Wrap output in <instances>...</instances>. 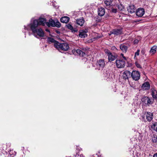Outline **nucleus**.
Returning <instances> with one entry per match:
<instances>
[{
    "label": "nucleus",
    "instance_id": "1",
    "mask_svg": "<svg viewBox=\"0 0 157 157\" xmlns=\"http://www.w3.org/2000/svg\"><path fill=\"white\" fill-rule=\"evenodd\" d=\"M46 19L40 17L37 19H32L30 24L27 26H24V29L27 31L31 30L33 34L35 37L39 38L43 37L44 36V33L43 30L40 27L39 25L44 26L46 25Z\"/></svg>",
    "mask_w": 157,
    "mask_h": 157
},
{
    "label": "nucleus",
    "instance_id": "2",
    "mask_svg": "<svg viewBox=\"0 0 157 157\" xmlns=\"http://www.w3.org/2000/svg\"><path fill=\"white\" fill-rule=\"evenodd\" d=\"M116 66L118 68H121L124 67L125 62L124 60L122 59H117L115 62Z\"/></svg>",
    "mask_w": 157,
    "mask_h": 157
},
{
    "label": "nucleus",
    "instance_id": "3",
    "mask_svg": "<svg viewBox=\"0 0 157 157\" xmlns=\"http://www.w3.org/2000/svg\"><path fill=\"white\" fill-rule=\"evenodd\" d=\"M131 77L133 80L138 81L140 78V73L138 71H133L131 73Z\"/></svg>",
    "mask_w": 157,
    "mask_h": 157
},
{
    "label": "nucleus",
    "instance_id": "4",
    "mask_svg": "<svg viewBox=\"0 0 157 157\" xmlns=\"http://www.w3.org/2000/svg\"><path fill=\"white\" fill-rule=\"evenodd\" d=\"M105 62L103 59H100L98 61L96 66L98 70L102 69L105 66Z\"/></svg>",
    "mask_w": 157,
    "mask_h": 157
},
{
    "label": "nucleus",
    "instance_id": "5",
    "mask_svg": "<svg viewBox=\"0 0 157 157\" xmlns=\"http://www.w3.org/2000/svg\"><path fill=\"white\" fill-rule=\"evenodd\" d=\"M47 41L49 43H54V46L55 48L58 50H59V43L54 40L53 38L51 37H48L47 38Z\"/></svg>",
    "mask_w": 157,
    "mask_h": 157
},
{
    "label": "nucleus",
    "instance_id": "6",
    "mask_svg": "<svg viewBox=\"0 0 157 157\" xmlns=\"http://www.w3.org/2000/svg\"><path fill=\"white\" fill-rule=\"evenodd\" d=\"M105 53L107 54L108 56V59L109 62L114 61L116 59L115 56L113 55L110 51L107 50L106 49L105 51Z\"/></svg>",
    "mask_w": 157,
    "mask_h": 157
},
{
    "label": "nucleus",
    "instance_id": "7",
    "mask_svg": "<svg viewBox=\"0 0 157 157\" xmlns=\"http://www.w3.org/2000/svg\"><path fill=\"white\" fill-rule=\"evenodd\" d=\"M142 102L148 106H149L153 103V100L150 99L148 97H145L142 99Z\"/></svg>",
    "mask_w": 157,
    "mask_h": 157
},
{
    "label": "nucleus",
    "instance_id": "8",
    "mask_svg": "<svg viewBox=\"0 0 157 157\" xmlns=\"http://www.w3.org/2000/svg\"><path fill=\"white\" fill-rule=\"evenodd\" d=\"M136 15L138 17H142L144 14L145 11L143 8H140L136 11Z\"/></svg>",
    "mask_w": 157,
    "mask_h": 157
},
{
    "label": "nucleus",
    "instance_id": "9",
    "mask_svg": "<svg viewBox=\"0 0 157 157\" xmlns=\"http://www.w3.org/2000/svg\"><path fill=\"white\" fill-rule=\"evenodd\" d=\"M69 48V46L67 43H64L59 44V48L63 51H66Z\"/></svg>",
    "mask_w": 157,
    "mask_h": 157
},
{
    "label": "nucleus",
    "instance_id": "10",
    "mask_svg": "<svg viewBox=\"0 0 157 157\" xmlns=\"http://www.w3.org/2000/svg\"><path fill=\"white\" fill-rule=\"evenodd\" d=\"M46 25L48 26V27L52 26V27H55L56 26L58 27L59 26H57V24L56 23V22L53 20L52 19H50L48 22H47L46 23Z\"/></svg>",
    "mask_w": 157,
    "mask_h": 157
},
{
    "label": "nucleus",
    "instance_id": "11",
    "mask_svg": "<svg viewBox=\"0 0 157 157\" xmlns=\"http://www.w3.org/2000/svg\"><path fill=\"white\" fill-rule=\"evenodd\" d=\"M131 73L128 71H126L123 73V77L125 80L128 79V78L131 76Z\"/></svg>",
    "mask_w": 157,
    "mask_h": 157
},
{
    "label": "nucleus",
    "instance_id": "12",
    "mask_svg": "<svg viewBox=\"0 0 157 157\" xmlns=\"http://www.w3.org/2000/svg\"><path fill=\"white\" fill-rule=\"evenodd\" d=\"M123 31L122 29H116L113 30L112 33H113L114 35L117 36L122 34Z\"/></svg>",
    "mask_w": 157,
    "mask_h": 157
},
{
    "label": "nucleus",
    "instance_id": "13",
    "mask_svg": "<svg viewBox=\"0 0 157 157\" xmlns=\"http://www.w3.org/2000/svg\"><path fill=\"white\" fill-rule=\"evenodd\" d=\"M146 117L147 120L149 121H150L152 119L153 115L152 113L148 112L146 114Z\"/></svg>",
    "mask_w": 157,
    "mask_h": 157
},
{
    "label": "nucleus",
    "instance_id": "14",
    "mask_svg": "<svg viewBox=\"0 0 157 157\" xmlns=\"http://www.w3.org/2000/svg\"><path fill=\"white\" fill-rule=\"evenodd\" d=\"M142 89L144 90H148L150 89V85L147 82L144 83L141 86Z\"/></svg>",
    "mask_w": 157,
    "mask_h": 157
},
{
    "label": "nucleus",
    "instance_id": "15",
    "mask_svg": "<svg viewBox=\"0 0 157 157\" xmlns=\"http://www.w3.org/2000/svg\"><path fill=\"white\" fill-rule=\"evenodd\" d=\"M98 15L101 17L103 16L105 13V10L104 8L100 7L98 10Z\"/></svg>",
    "mask_w": 157,
    "mask_h": 157
},
{
    "label": "nucleus",
    "instance_id": "16",
    "mask_svg": "<svg viewBox=\"0 0 157 157\" xmlns=\"http://www.w3.org/2000/svg\"><path fill=\"white\" fill-rule=\"evenodd\" d=\"M135 6L133 5L129 6L127 8L128 11L131 13L135 12Z\"/></svg>",
    "mask_w": 157,
    "mask_h": 157
},
{
    "label": "nucleus",
    "instance_id": "17",
    "mask_svg": "<svg viewBox=\"0 0 157 157\" xmlns=\"http://www.w3.org/2000/svg\"><path fill=\"white\" fill-rule=\"evenodd\" d=\"M120 48L122 51L124 53H126L128 49L127 46L124 44H121L120 46Z\"/></svg>",
    "mask_w": 157,
    "mask_h": 157
},
{
    "label": "nucleus",
    "instance_id": "18",
    "mask_svg": "<svg viewBox=\"0 0 157 157\" xmlns=\"http://www.w3.org/2000/svg\"><path fill=\"white\" fill-rule=\"evenodd\" d=\"M72 52L74 53H75V52L77 53V54H78L80 56H83L84 55H85V53L82 52V51L80 50L79 49H77L76 50H73Z\"/></svg>",
    "mask_w": 157,
    "mask_h": 157
},
{
    "label": "nucleus",
    "instance_id": "19",
    "mask_svg": "<svg viewBox=\"0 0 157 157\" xmlns=\"http://www.w3.org/2000/svg\"><path fill=\"white\" fill-rule=\"evenodd\" d=\"M85 22L84 20L83 17L78 19L76 21L77 24L81 26H82Z\"/></svg>",
    "mask_w": 157,
    "mask_h": 157
},
{
    "label": "nucleus",
    "instance_id": "20",
    "mask_svg": "<svg viewBox=\"0 0 157 157\" xmlns=\"http://www.w3.org/2000/svg\"><path fill=\"white\" fill-rule=\"evenodd\" d=\"M87 31L82 30L78 34L79 36L81 38H85L87 36L86 34Z\"/></svg>",
    "mask_w": 157,
    "mask_h": 157
},
{
    "label": "nucleus",
    "instance_id": "21",
    "mask_svg": "<svg viewBox=\"0 0 157 157\" xmlns=\"http://www.w3.org/2000/svg\"><path fill=\"white\" fill-rule=\"evenodd\" d=\"M151 95L152 97L154 98H157V90L154 88H152L151 89Z\"/></svg>",
    "mask_w": 157,
    "mask_h": 157
},
{
    "label": "nucleus",
    "instance_id": "22",
    "mask_svg": "<svg viewBox=\"0 0 157 157\" xmlns=\"http://www.w3.org/2000/svg\"><path fill=\"white\" fill-rule=\"evenodd\" d=\"M69 18L67 16H65L62 17L60 19V21L63 23H67L69 21Z\"/></svg>",
    "mask_w": 157,
    "mask_h": 157
},
{
    "label": "nucleus",
    "instance_id": "23",
    "mask_svg": "<svg viewBox=\"0 0 157 157\" xmlns=\"http://www.w3.org/2000/svg\"><path fill=\"white\" fill-rule=\"evenodd\" d=\"M16 152L13 150H10L9 152V155L7 157H14L16 155Z\"/></svg>",
    "mask_w": 157,
    "mask_h": 157
},
{
    "label": "nucleus",
    "instance_id": "24",
    "mask_svg": "<svg viewBox=\"0 0 157 157\" xmlns=\"http://www.w3.org/2000/svg\"><path fill=\"white\" fill-rule=\"evenodd\" d=\"M113 0H105L104 3L106 6H110L112 4Z\"/></svg>",
    "mask_w": 157,
    "mask_h": 157
},
{
    "label": "nucleus",
    "instance_id": "25",
    "mask_svg": "<svg viewBox=\"0 0 157 157\" xmlns=\"http://www.w3.org/2000/svg\"><path fill=\"white\" fill-rule=\"evenodd\" d=\"M157 47L156 46H153L151 48L150 52L152 54L155 53L156 51Z\"/></svg>",
    "mask_w": 157,
    "mask_h": 157
},
{
    "label": "nucleus",
    "instance_id": "26",
    "mask_svg": "<svg viewBox=\"0 0 157 157\" xmlns=\"http://www.w3.org/2000/svg\"><path fill=\"white\" fill-rule=\"evenodd\" d=\"M66 26L67 28L68 29L71 30L72 32H76L77 31V30L76 29L74 30L73 28V26L70 24H68L66 25Z\"/></svg>",
    "mask_w": 157,
    "mask_h": 157
},
{
    "label": "nucleus",
    "instance_id": "27",
    "mask_svg": "<svg viewBox=\"0 0 157 157\" xmlns=\"http://www.w3.org/2000/svg\"><path fill=\"white\" fill-rule=\"evenodd\" d=\"M109 8H110V9H111V11L112 13H116L117 12V10L116 9L113 8L111 5L109 6Z\"/></svg>",
    "mask_w": 157,
    "mask_h": 157
},
{
    "label": "nucleus",
    "instance_id": "28",
    "mask_svg": "<svg viewBox=\"0 0 157 157\" xmlns=\"http://www.w3.org/2000/svg\"><path fill=\"white\" fill-rule=\"evenodd\" d=\"M152 139L153 142L157 143V136H154L152 137Z\"/></svg>",
    "mask_w": 157,
    "mask_h": 157
},
{
    "label": "nucleus",
    "instance_id": "29",
    "mask_svg": "<svg viewBox=\"0 0 157 157\" xmlns=\"http://www.w3.org/2000/svg\"><path fill=\"white\" fill-rule=\"evenodd\" d=\"M117 7L118 9V10L120 11H122L124 9V7L123 6H122L121 5H119L117 6Z\"/></svg>",
    "mask_w": 157,
    "mask_h": 157
},
{
    "label": "nucleus",
    "instance_id": "30",
    "mask_svg": "<svg viewBox=\"0 0 157 157\" xmlns=\"http://www.w3.org/2000/svg\"><path fill=\"white\" fill-rule=\"evenodd\" d=\"M140 51L139 50H138L137 51L135 52V56L134 57L135 58L136 56H138L139 55V53H140Z\"/></svg>",
    "mask_w": 157,
    "mask_h": 157
},
{
    "label": "nucleus",
    "instance_id": "31",
    "mask_svg": "<svg viewBox=\"0 0 157 157\" xmlns=\"http://www.w3.org/2000/svg\"><path fill=\"white\" fill-rule=\"evenodd\" d=\"M135 65L138 68H141V67L140 64L139 63H137V62H136Z\"/></svg>",
    "mask_w": 157,
    "mask_h": 157
},
{
    "label": "nucleus",
    "instance_id": "32",
    "mask_svg": "<svg viewBox=\"0 0 157 157\" xmlns=\"http://www.w3.org/2000/svg\"><path fill=\"white\" fill-rule=\"evenodd\" d=\"M139 40L137 39H135L133 42L134 44H137L139 42Z\"/></svg>",
    "mask_w": 157,
    "mask_h": 157
},
{
    "label": "nucleus",
    "instance_id": "33",
    "mask_svg": "<svg viewBox=\"0 0 157 157\" xmlns=\"http://www.w3.org/2000/svg\"><path fill=\"white\" fill-rule=\"evenodd\" d=\"M154 129L157 132V125H154Z\"/></svg>",
    "mask_w": 157,
    "mask_h": 157
},
{
    "label": "nucleus",
    "instance_id": "34",
    "mask_svg": "<svg viewBox=\"0 0 157 157\" xmlns=\"http://www.w3.org/2000/svg\"><path fill=\"white\" fill-rule=\"evenodd\" d=\"M100 37H98V36H97V37H94V38L93 39V40H94V39H97L99 38Z\"/></svg>",
    "mask_w": 157,
    "mask_h": 157
},
{
    "label": "nucleus",
    "instance_id": "35",
    "mask_svg": "<svg viewBox=\"0 0 157 157\" xmlns=\"http://www.w3.org/2000/svg\"><path fill=\"white\" fill-rule=\"evenodd\" d=\"M78 157H85L83 155L81 154L80 155H78Z\"/></svg>",
    "mask_w": 157,
    "mask_h": 157
},
{
    "label": "nucleus",
    "instance_id": "36",
    "mask_svg": "<svg viewBox=\"0 0 157 157\" xmlns=\"http://www.w3.org/2000/svg\"><path fill=\"white\" fill-rule=\"evenodd\" d=\"M113 32V30L110 32L109 33V35H111V34H113V33H112V32Z\"/></svg>",
    "mask_w": 157,
    "mask_h": 157
},
{
    "label": "nucleus",
    "instance_id": "37",
    "mask_svg": "<svg viewBox=\"0 0 157 157\" xmlns=\"http://www.w3.org/2000/svg\"><path fill=\"white\" fill-rule=\"evenodd\" d=\"M153 157H157V153L153 155Z\"/></svg>",
    "mask_w": 157,
    "mask_h": 157
},
{
    "label": "nucleus",
    "instance_id": "38",
    "mask_svg": "<svg viewBox=\"0 0 157 157\" xmlns=\"http://www.w3.org/2000/svg\"><path fill=\"white\" fill-rule=\"evenodd\" d=\"M123 58L124 60H127L126 58L124 56H123Z\"/></svg>",
    "mask_w": 157,
    "mask_h": 157
},
{
    "label": "nucleus",
    "instance_id": "39",
    "mask_svg": "<svg viewBox=\"0 0 157 157\" xmlns=\"http://www.w3.org/2000/svg\"><path fill=\"white\" fill-rule=\"evenodd\" d=\"M112 49H113L114 50L115 49H116V48L115 47H112Z\"/></svg>",
    "mask_w": 157,
    "mask_h": 157
},
{
    "label": "nucleus",
    "instance_id": "40",
    "mask_svg": "<svg viewBox=\"0 0 157 157\" xmlns=\"http://www.w3.org/2000/svg\"><path fill=\"white\" fill-rule=\"evenodd\" d=\"M46 31H47V32H49V30H48V29H46Z\"/></svg>",
    "mask_w": 157,
    "mask_h": 157
},
{
    "label": "nucleus",
    "instance_id": "41",
    "mask_svg": "<svg viewBox=\"0 0 157 157\" xmlns=\"http://www.w3.org/2000/svg\"><path fill=\"white\" fill-rule=\"evenodd\" d=\"M121 56H122L123 57V56H124V55L123 54H121Z\"/></svg>",
    "mask_w": 157,
    "mask_h": 157
},
{
    "label": "nucleus",
    "instance_id": "42",
    "mask_svg": "<svg viewBox=\"0 0 157 157\" xmlns=\"http://www.w3.org/2000/svg\"><path fill=\"white\" fill-rule=\"evenodd\" d=\"M91 157H95L94 156V155H92V156H91Z\"/></svg>",
    "mask_w": 157,
    "mask_h": 157
},
{
    "label": "nucleus",
    "instance_id": "43",
    "mask_svg": "<svg viewBox=\"0 0 157 157\" xmlns=\"http://www.w3.org/2000/svg\"><path fill=\"white\" fill-rule=\"evenodd\" d=\"M23 32H25H25H26V31H25L24 30H23Z\"/></svg>",
    "mask_w": 157,
    "mask_h": 157
},
{
    "label": "nucleus",
    "instance_id": "44",
    "mask_svg": "<svg viewBox=\"0 0 157 157\" xmlns=\"http://www.w3.org/2000/svg\"><path fill=\"white\" fill-rule=\"evenodd\" d=\"M60 26H61V24L59 23V27H60Z\"/></svg>",
    "mask_w": 157,
    "mask_h": 157
},
{
    "label": "nucleus",
    "instance_id": "45",
    "mask_svg": "<svg viewBox=\"0 0 157 157\" xmlns=\"http://www.w3.org/2000/svg\"><path fill=\"white\" fill-rule=\"evenodd\" d=\"M57 33H59V32H58V31H57Z\"/></svg>",
    "mask_w": 157,
    "mask_h": 157
},
{
    "label": "nucleus",
    "instance_id": "46",
    "mask_svg": "<svg viewBox=\"0 0 157 157\" xmlns=\"http://www.w3.org/2000/svg\"><path fill=\"white\" fill-rule=\"evenodd\" d=\"M67 157H71V156Z\"/></svg>",
    "mask_w": 157,
    "mask_h": 157
}]
</instances>
